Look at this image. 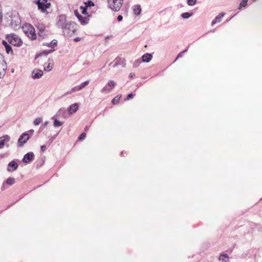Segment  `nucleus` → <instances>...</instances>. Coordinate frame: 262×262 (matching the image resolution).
<instances>
[{
    "label": "nucleus",
    "mask_w": 262,
    "mask_h": 262,
    "mask_svg": "<svg viewBox=\"0 0 262 262\" xmlns=\"http://www.w3.org/2000/svg\"><path fill=\"white\" fill-rule=\"evenodd\" d=\"M10 137L8 135H5L0 137V149L3 148L5 141H9Z\"/></svg>",
    "instance_id": "nucleus-12"
},
{
    "label": "nucleus",
    "mask_w": 262,
    "mask_h": 262,
    "mask_svg": "<svg viewBox=\"0 0 262 262\" xmlns=\"http://www.w3.org/2000/svg\"><path fill=\"white\" fill-rule=\"evenodd\" d=\"M36 4L37 5L38 9L41 10L42 12H43V7L45 6V2H41L40 0H37L36 1Z\"/></svg>",
    "instance_id": "nucleus-21"
},
{
    "label": "nucleus",
    "mask_w": 262,
    "mask_h": 262,
    "mask_svg": "<svg viewBox=\"0 0 262 262\" xmlns=\"http://www.w3.org/2000/svg\"><path fill=\"white\" fill-rule=\"evenodd\" d=\"M53 68V64L51 63H49L48 66L45 67L44 70L46 71H50Z\"/></svg>",
    "instance_id": "nucleus-31"
},
{
    "label": "nucleus",
    "mask_w": 262,
    "mask_h": 262,
    "mask_svg": "<svg viewBox=\"0 0 262 262\" xmlns=\"http://www.w3.org/2000/svg\"><path fill=\"white\" fill-rule=\"evenodd\" d=\"M80 91V90H79V88L78 87V85L74 86L70 91H68L67 92L64 93L61 97H64V96H67L68 95L71 94H72L74 92H75L76 91Z\"/></svg>",
    "instance_id": "nucleus-19"
},
{
    "label": "nucleus",
    "mask_w": 262,
    "mask_h": 262,
    "mask_svg": "<svg viewBox=\"0 0 262 262\" xmlns=\"http://www.w3.org/2000/svg\"><path fill=\"white\" fill-rule=\"evenodd\" d=\"M78 109V105L77 103L72 104L69 108L68 112L70 114L75 113Z\"/></svg>",
    "instance_id": "nucleus-14"
},
{
    "label": "nucleus",
    "mask_w": 262,
    "mask_h": 262,
    "mask_svg": "<svg viewBox=\"0 0 262 262\" xmlns=\"http://www.w3.org/2000/svg\"><path fill=\"white\" fill-rule=\"evenodd\" d=\"M120 99V97L118 96L115 97L114 99H113L112 102L114 104H116L119 102Z\"/></svg>",
    "instance_id": "nucleus-34"
},
{
    "label": "nucleus",
    "mask_w": 262,
    "mask_h": 262,
    "mask_svg": "<svg viewBox=\"0 0 262 262\" xmlns=\"http://www.w3.org/2000/svg\"><path fill=\"white\" fill-rule=\"evenodd\" d=\"M17 23H18L17 24H16V25H15V27H17L19 26V25H20V21H17Z\"/></svg>",
    "instance_id": "nucleus-49"
},
{
    "label": "nucleus",
    "mask_w": 262,
    "mask_h": 262,
    "mask_svg": "<svg viewBox=\"0 0 262 262\" xmlns=\"http://www.w3.org/2000/svg\"><path fill=\"white\" fill-rule=\"evenodd\" d=\"M187 50L186 49V50H184L183 51H182V52H180V53L178 54V57H177V58H179V57H182L183 54L184 53L186 52H187Z\"/></svg>",
    "instance_id": "nucleus-41"
},
{
    "label": "nucleus",
    "mask_w": 262,
    "mask_h": 262,
    "mask_svg": "<svg viewBox=\"0 0 262 262\" xmlns=\"http://www.w3.org/2000/svg\"><path fill=\"white\" fill-rule=\"evenodd\" d=\"M141 61L140 59H138L136 60L135 61V62L133 63V66L134 68L138 67L140 64L141 63Z\"/></svg>",
    "instance_id": "nucleus-33"
},
{
    "label": "nucleus",
    "mask_w": 262,
    "mask_h": 262,
    "mask_svg": "<svg viewBox=\"0 0 262 262\" xmlns=\"http://www.w3.org/2000/svg\"><path fill=\"white\" fill-rule=\"evenodd\" d=\"M193 15L192 13H189V12H185L181 14V17L183 18L187 19L189 18L190 16H191Z\"/></svg>",
    "instance_id": "nucleus-23"
},
{
    "label": "nucleus",
    "mask_w": 262,
    "mask_h": 262,
    "mask_svg": "<svg viewBox=\"0 0 262 262\" xmlns=\"http://www.w3.org/2000/svg\"><path fill=\"white\" fill-rule=\"evenodd\" d=\"M15 182V179L13 178L9 177L6 181V183L8 185H12Z\"/></svg>",
    "instance_id": "nucleus-28"
},
{
    "label": "nucleus",
    "mask_w": 262,
    "mask_h": 262,
    "mask_svg": "<svg viewBox=\"0 0 262 262\" xmlns=\"http://www.w3.org/2000/svg\"><path fill=\"white\" fill-rule=\"evenodd\" d=\"M123 0H108L109 7L115 11H118L123 4Z\"/></svg>",
    "instance_id": "nucleus-4"
},
{
    "label": "nucleus",
    "mask_w": 262,
    "mask_h": 262,
    "mask_svg": "<svg viewBox=\"0 0 262 262\" xmlns=\"http://www.w3.org/2000/svg\"><path fill=\"white\" fill-rule=\"evenodd\" d=\"M134 95H133V94H132V93H130V94H128V95H127V96L126 99L128 100V99H129L130 98H133V96H134Z\"/></svg>",
    "instance_id": "nucleus-43"
},
{
    "label": "nucleus",
    "mask_w": 262,
    "mask_h": 262,
    "mask_svg": "<svg viewBox=\"0 0 262 262\" xmlns=\"http://www.w3.org/2000/svg\"><path fill=\"white\" fill-rule=\"evenodd\" d=\"M76 31L75 24L69 22V24H67V26L62 29V32L64 35L67 36H72Z\"/></svg>",
    "instance_id": "nucleus-2"
},
{
    "label": "nucleus",
    "mask_w": 262,
    "mask_h": 262,
    "mask_svg": "<svg viewBox=\"0 0 262 262\" xmlns=\"http://www.w3.org/2000/svg\"><path fill=\"white\" fill-rule=\"evenodd\" d=\"M112 62H111V63H110L109 64V66H112Z\"/></svg>",
    "instance_id": "nucleus-55"
},
{
    "label": "nucleus",
    "mask_w": 262,
    "mask_h": 262,
    "mask_svg": "<svg viewBox=\"0 0 262 262\" xmlns=\"http://www.w3.org/2000/svg\"><path fill=\"white\" fill-rule=\"evenodd\" d=\"M43 45H46L49 47L54 48V47L57 46V41L56 39H53L50 43H47L46 44L43 43Z\"/></svg>",
    "instance_id": "nucleus-22"
},
{
    "label": "nucleus",
    "mask_w": 262,
    "mask_h": 262,
    "mask_svg": "<svg viewBox=\"0 0 262 262\" xmlns=\"http://www.w3.org/2000/svg\"><path fill=\"white\" fill-rule=\"evenodd\" d=\"M52 119H54V126L55 127L60 126L62 125L63 123L57 119H54V117H53Z\"/></svg>",
    "instance_id": "nucleus-24"
},
{
    "label": "nucleus",
    "mask_w": 262,
    "mask_h": 262,
    "mask_svg": "<svg viewBox=\"0 0 262 262\" xmlns=\"http://www.w3.org/2000/svg\"><path fill=\"white\" fill-rule=\"evenodd\" d=\"M47 2V0H42V2L46 3Z\"/></svg>",
    "instance_id": "nucleus-54"
},
{
    "label": "nucleus",
    "mask_w": 262,
    "mask_h": 262,
    "mask_svg": "<svg viewBox=\"0 0 262 262\" xmlns=\"http://www.w3.org/2000/svg\"><path fill=\"white\" fill-rule=\"evenodd\" d=\"M50 6H51V4L50 3H47V2L46 3H45V6L43 7V12L46 11L47 9L49 8Z\"/></svg>",
    "instance_id": "nucleus-36"
},
{
    "label": "nucleus",
    "mask_w": 262,
    "mask_h": 262,
    "mask_svg": "<svg viewBox=\"0 0 262 262\" xmlns=\"http://www.w3.org/2000/svg\"><path fill=\"white\" fill-rule=\"evenodd\" d=\"M18 167L17 163L14 161H12L10 162L7 167V170L9 172H12L15 170Z\"/></svg>",
    "instance_id": "nucleus-10"
},
{
    "label": "nucleus",
    "mask_w": 262,
    "mask_h": 262,
    "mask_svg": "<svg viewBox=\"0 0 262 262\" xmlns=\"http://www.w3.org/2000/svg\"><path fill=\"white\" fill-rule=\"evenodd\" d=\"M152 58V55L148 53H146L142 56V61L148 62Z\"/></svg>",
    "instance_id": "nucleus-16"
},
{
    "label": "nucleus",
    "mask_w": 262,
    "mask_h": 262,
    "mask_svg": "<svg viewBox=\"0 0 262 262\" xmlns=\"http://www.w3.org/2000/svg\"><path fill=\"white\" fill-rule=\"evenodd\" d=\"M134 13L136 15L140 14L141 12V8L139 5H135L133 7Z\"/></svg>",
    "instance_id": "nucleus-17"
},
{
    "label": "nucleus",
    "mask_w": 262,
    "mask_h": 262,
    "mask_svg": "<svg viewBox=\"0 0 262 262\" xmlns=\"http://www.w3.org/2000/svg\"><path fill=\"white\" fill-rule=\"evenodd\" d=\"M34 159V155L32 152H30L26 154L23 159V161L26 163H29Z\"/></svg>",
    "instance_id": "nucleus-9"
},
{
    "label": "nucleus",
    "mask_w": 262,
    "mask_h": 262,
    "mask_svg": "<svg viewBox=\"0 0 262 262\" xmlns=\"http://www.w3.org/2000/svg\"><path fill=\"white\" fill-rule=\"evenodd\" d=\"M85 6L86 7L94 5V3L92 1H88V2L85 3Z\"/></svg>",
    "instance_id": "nucleus-38"
},
{
    "label": "nucleus",
    "mask_w": 262,
    "mask_h": 262,
    "mask_svg": "<svg viewBox=\"0 0 262 262\" xmlns=\"http://www.w3.org/2000/svg\"><path fill=\"white\" fill-rule=\"evenodd\" d=\"M69 22L67 21L66 17L64 15H61L58 16L57 19L56 26L58 28L63 29L64 27L67 26V24H69Z\"/></svg>",
    "instance_id": "nucleus-6"
},
{
    "label": "nucleus",
    "mask_w": 262,
    "mask_h": 262,
    "mask_svg": "<svg viewBox=\"0 0 262 262\" xmlns=\"http://www.w3.org/2000/svg\"><path fill=\"white\" fill-rule=\"evenodd\" d=\"M54 139H55V137H52V138L50 139V141H51V142H52L53 141V140H54Z\"/></svg>",
    "instance_id": "nucleus-52"
},
{
    "label": "nucleus",
    "mask_w": 262,
    "mask_h": 262,
    "mask_svg": "<svg viewBox=\"0 0 262 262\" xmlns=\"http://www.w3.org/2000/svg\"><path fill=\"white\" fill-rule=\"evenodd\" d=\"M43 75V71L39 69H35L32 73V78L39 79Z\"/></svg>",
    "instance_id": "nucleus-11"
},
{
    "label": "nucleus",
    "mask_w": 262,
    "mask_h": 262,
    "mask_svg": "<svg viewBox=\"0 0 262 262\" xmlns=\"http://www.w3.org/2000/svg\"><path fill=\"white\" fill-rule=\"evenodd\" d=\"M7 69V63L4 56L0 54V78H2L6 74Z\"/></svg>",
    "instance_id": "nucleus-5"
},
{
    "label": "nucleus",
    "mask_w": 262,
    "mask_h": 262,
    "mask_svg": "<svg viewBox=\"0 0 262 262\" xmlns=\"http://www.w3.org/2000/svg\"><path fill=\"white\" fill-rule=\"evenodd\" d=\"M40 149L42 151H45L47 149L46 146L45 145H41Z\"/></svg>",
    "instance_id": "nucleus-42"
},
{
    "label": "nucleus",
    "mask_w": 262,
    "mask_h": 262,
    "mask_svg": "<svg viewBox=\"0 0 262 262\" xmlns=\"http://www.w3.org/2000/svg\"><path fill=\"white\" fill-rule=\"evenodd\" d=\"M248 0H242L239 4V9H240L242 7H245L247 4Z\"/></svg>",
    "instance_id": "nucleus-32"
},
{
    "label": "nucleus",
    "mask_w": 262,
    "mask_h": 262,
    "mask_svg": "<svg viewBox=\"0 0 262 262\" xmlns=\"http://www.w3.org/2000/svg\"><path fill=\"white\" fill-rule=\"evenodd\" d=\"M2 17H3V15H2V13L0 12V23H1V21L2 20Z\"/></svg>",
    "instance_id": "nucleus-48"
},
{
    "label": "nucleus",
    "mask_w": 262,
    "mask_h": 262,
    "mask_svg": "<svg viewBox=\"0 0 262 262\" xmlns=\"http://www.w3.org/2000/svg\"><path fill=\"white\" fill-rule=\"evenodd\" d=\"M80 40H81V38H80V37H76L74 39V40L75 42H78V41H80Z\"/></svg>",
    "instance_id": "nucleus-45"
},
{
    "label": "nucleus",
    "mask_w": 262,
    "mask_h": 262,
    "mask_svg": "<svg viewBox=\"0 0 262 262\" xmlns=\"http://www.w3.org/2000/svg\"><path fill=\"white\" fill-rule=\"evenodd\" d=\"M48 121H46L44 125L46 126V125H47L48 124Z\"/></svg>",
    "instance_id": "nucleus-53"
},
{
    "label": "nucleus",
    "mask_w": 262,
    "mask_h": 262,
    "mask_svg": "<svg viewBox=\"0 0 262 262\" xmlns=\"http://www.w3.org/2000/svg\"><path fill=\"white\" fill-rule=\"evenodd\" d=\"M7 39L9 43L14 46L20 47L23 43L21 39L15 34L8 35Z\"/></svg>",
    "instance_id": "nucleus-3"
},
{
    "label": "nucleus",
    "mask_w": 262,
    "mask_h": 262,
    "mask_svg": "<svg viewBox=\"0 0 262 262\" xmlns=\"http://www.w3.org/2000/svg\"><path fill=\"white\" fill-rule=\"evenodd\" d=\"M80 8L82 10V14H87V13H86L87 7H85V6H81Z\"/></svg>",
    "instance_id": "nucleus-39"
},
{
    "label": "nucleus",
    "mask_w": 262,
    "mask_h": 262,
    "mask_svg": "<svg viewBox=\"0 0 262 262\" xmlns=\"http://www.w3.org/2000/svg\"><path fill=\"white\" fill-rule=\"evenodd\" d=\"M28 133L31 135H32L34 133V130L33 129H30L28 131Z\"/></svg>",
    "instance_id": "nucleus-47"
},
{
    "label": "nucleus",
    "mask_w": 262,
    "mask_h": 262,
    "mask_svg": "<svg viewBox=\"0 0 262 262\" xmlns=\"http://www.w3.org/2000/svg\"><path fill=\"white\" fill-rule=\"evenodd\" d=\"M77 18L80 23L83 25L86 24L88 23L89 19L86 17H83L81 15H78Z\"/></svg>",
    "instance_id": "nucleus-18"
},
{
    "label": "nucleus",
    "mask_w": 262,
    "mask_h": 262,
    "mask_svg": "<svg viewBox=\"0 0 262 262\" xmlns=\"http://www.w3.org/2000/svg\"><path fill=\"white\" fill-rule=\"evenodd\" d=\"M38 36L41 38H43L46 35L45 30L43 29L39 28V32L38 33Z\"/></svg>",
    "instance_id": "nucleus-25"
},
{
    "label": "nucleus",
    "mask_w": 262,
    "mask_h": 262,
    "mask_svg": "<svg viewBox=\"0 0 262 262\" xmlns=\"http://www.w3.org/2000/svg\"><path fill=\"white\" fill-rule=\"evenodd\" d=\"M50 6H51V4L50 3H47V2L46 3H45V6L43 7V12L46 11L47 9L49 8Z\"/></svg>",
    "instance_id": "nucleus-37"
},
{
    "label": "nucleus",
    "mask_w": 262,
    "mask_h": 262,
    "mask_svg": "<svg viewBox=\"0 0 262 262\" xmlns=\"http://www.w3.org/2000/svg\"><path fill=\"white\" fill-rule=\"evenodd\" d=\"M29 139V134L27 133H23L19 138L18 140V145L22 146Z\"/></svg>",
    "instance_id": "nucleus-8"
},
{
    "label": "nucleus",
    "mask_w": 262,
    "mask_h": 262,
    "mask_svg": "<svg viewBox=\"0 0 262 262\" xmlns=\"http://www.w3.org/2000/svg\"><path fill=\"white\" fill-rule=\"evenodd\" d=\"M42 121V118L38 117L35 119L33 122V124L35 125H38Z\"/></svg>",
    "instance_id": "nucleus-30"
},
{
    "label": "nucleus",
    "mask_w": 262,
    "mask_h": 262,
    "mask_svg": "<svg viewBox=\"0 0 262 262\" xmlns=\"http://www.w3.org/2000/svg\"><path fill=\"white\" fill-rule=\"evenodd\" d=\"M134 76H135V74H134L130 73L129 75V77L132 78H133Z\"/></svg>",
    "instance_id": "nucleus-50"
},
{
    "label": "nucleus",
    "mask_w": 262,
    "mask_h": 262,
    "mask_svg": "<svg viewBox=\"0 0 262 262\" xmlns=\"http://www.w3.org/2000/svg\"><path fill=\"white\" fill-rule=\"evenodd\" d=\"M219 260L222 262H228L229 257L227 254H221L219 257Z\"/></svg>",
    "instance_id": "nucleus-20"
},
{
    "label": "nucleus",
    "mask_w": 262,
    "mask_h": 262,
    "mask_svg": "<svg viewBox=\"0 0 262 262\" xmlns=\"http://www.w3.org/2000/svg\"><path fill=\"white\" fill-rule=\"evenodd\" d=\"M3 45L4 46L5 48V50L6 51V52L8 54L12 53L13 51L12 50V47L10 45H9L7 42L5 40H3L2 41Z\"/></svg>",
    "instance_id": "nucleus-15"
},
{
    "label": "nucleus",
    "mask_w": 262,
    "mask_h": 262,
    "mask_svg": "<svg viewBox=\"0 0 262 262\" xmlns=\"http://www.w3.org/2000/svg\"><path fill=\"white\" fill-rule=\"evenodd\" d=\"M225 14L223 13H220L212 21L211 25L213 26L215 24L220 23L221 21V19L224 16Z\"/></svg>",
    "instance_id": "nucleus-13"
},
{
    "label": "nucleus",
    "mask_w": 262,
    "mask_h": 262,
    "mask_svg": "<svg viewBox=\"0 0 262 262\" xmlns=\"http://www.w3.org/2000/svg\"><path fill=\"white\" fill-rule=\"evenodd\" d=\"M89 83V81L87 80L82 82L80 85H78L80 91L83 89L84 87L87 86Z\"/></svg>",
    "instance_id": "nucleus-29"
},
{
    "label": "nucleus",
    "mask_w": 262,
    "mask_h": 262,
    "mask_svg": "<svg viewBox=\"0 0 262 262\" xmlns=\"http://www.w3.org/2000/svg\"><path fill=\"white\" fill-rule=\"evenodd\" d=\"M88 129V127H85V130H87Z\"/></svg>",
    "instance_id": "nucleus-56"
},
{
    "label": "nucleus",
    "mask_w": 262,
    "mask_h": 262,
    "mask_svg": "<svg viewBox=\"0 0 262 262\" xmlns=\"http://www.w3.org/2000/svg\"><path fill=\"white\" fill-rule=\"evenodd\" d=\"M116 60H117V62L119 63V64H122L123 67H125L126 63L124 59L117 58Z\"/></svg>",
    "instance_id": "nucleus-27"
},
{
    "label": "nucleus",
    "mask_w": 262,
    "mask_h": 262,
    "mask_svg": "<svg viewBox=\"0 0 262 262\" xmlns=\"http://www.w3.org/2000/svg\"><path fill=\"white\" fill-rule=\"evenodd\" d=\"M118 65H119V62H117V61L115 63H114L113 65V68H115L117 66H118Z\"/></svg>",
    "instance_id": "nucleus-46"
},
{
    "label": "nucleus",
    "mask_w": 262,
    "mask_h": 262,
    "mask_svg": "<svg viewBox=\"0 0 262 262\" xmlns=\"http://www.w3.org/2000/svg\"><path fill=\"white\" fill-rule=\"evenodd\" d=\"M22 29L25 34L30 38L35 39L36 38V35L34 28L30 24H25L22 27Z\"/></svg>",
    "instance_id": "nucleus-1"
},
{
    "label": "nucleus",
    "mask_w": 262,
    "mask_h": 262,
    "mask_svg": "<svg viewBox=\"0 0 262 262\" xmlns=\"http://www.w3.org/2000/svg\"><path fill=\"white\" fill-rule=\"evenodd\" d=\"M86 137V134L85 133H82L80 136L79 137L78 139L79 140H83L84 139H85V138Z\"/></svg>",
    "instance_id": "nucleus-40"
},
{
    "label": "nucleus",
    "mask_w": 262,
    "mask_h": 262,
    "mask_svg": "<svg viewBox=\"0 0 262 262\" xmlns=\"http://www.w3.org/2000/svg\"><path fill=\"white\" fill-rule=\"evenodd\" d=\"M117 19L119 21H121L122 19H123V17L122 15H119L118 17H117Z\"/></svg>",
    "instance_id": "nucleus-44"
},
{
    "label": "nucleus",
    "mask_w": 262,
    "mask_h": 262,
    "mask_svg": "<svg viewBox=\"0 0 262 262\" xmlns=\"http://www.w3.org/2000/svg\"><path fill=\"white\" fill-rule=\"evenodd\" d=\"M74 13H75V15L77 17V15H79V14H78V12H77V10L75 11Z\"/></svg>",
    "instance_id": "nucleus-51"
},
{
    "label": "nucleus",
    "mask_w": 262,
    "mask_h": 262,
    "mask_svg": "<svg viewBox=\"0 0 262 262\" xmlns=\"http://www.w3.org/2000/svg\"><path fill=\"white\" fill-rule=\"evenodd\" d=\"M116 83L113 80H110L105 86L102 89L101 92L102 93L108 94L110 93L112 90L115 86Z\"/></svg>",
    "instance_id": "nucleus-7"
},
{
    "label": "nucleus",
    "mask_w": 262,
    "mask_h": 262,
    "mask_svg": "<svg viewBox=\"0 0 262 262\" xmlns=\"http://www.w3.org/2000/svg\"><path fill=\"white\" fill-rule=\"evenodd\" d=\"M54 50H48V51H47V50L44 51L42 53L37 55L36 56V58H37L38 56H41L42 55H47L48 54L52 52Z\"/></svg>",
    "instance_id": "nucleus-26"
},
{
    "label": "nucleus",
    "mask_w": 262,
    "mask_h": 262,
    "mask_svg": "<svg viewBox=\"0 0 262 262\" xmlns=\"http://www.w3.org/2000/svg\"><path fill=\"white\" fill-rule=\"evenodd\" d=\"M196 0H187V4L189 6H193L196 4Z\"/></svg>",
    "instance_id": "nucleus-35"
}]
</instances>
